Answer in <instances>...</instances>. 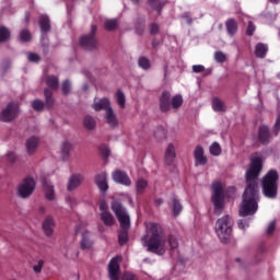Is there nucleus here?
Returning <instances> with one entry per match:
<instances>
[{
	"mask_svg": "<svg viewBox=\"0 0 280 280\" xmlns=\"http://www.w3.org/2000/svg\"><path fill=\"white\" fill-rule=\"evenodd\" d=\"M261 170H264L261 158H252L245 173L247 187L245 188L238 209V215L241 218H253L259 211V185L257 180L261 174Z\"/></svg>",
	"mask_w": 280,
	"mask_h": 280,
	"instance_id": "1",
	"label": "nucleus"
},
{
	"mask_svg": "<svg viewBox=\"0 0 280 280\" xmlns=\"http://www.w3.org/2000/svg\"><path fill=\"white\" fill-rule=\"evenodd\" d=\"M150 253L164 255L167 248H178V240L174 235L166 236L163 228L158 223L147 224V234L141 240Z\"/></svg>",
	"mask_w": 280,
	"mask_h": 280,
	"instance_id": "2",
	"label": "nucleus"
},
{
	"mask_svg": "<svg viewBox=\"0 0 280 280\" xmlns=\"http://www.w3.org/2000/svg\"><path fill=\"white\" fill-rule=\"evenodd\" d=\"M110 209L113 213H115L120 226L121 231L118 234V242L121 246L128 242V230L130 229V214H128V210L121 205L119 199L112 197Z\"/></svg>",
	"mask_w": 280,
	"mask_h": 280,
	"instance_id": "3",
	"label": "nucleus"
},
{
	"mask_svg": "<svg viewBox=\"0 0 280 280\" xmlns=\"http://www.w3.org/2000/svg\"><path fill=\"white\" fill-rule=\"evenodd\" d=\"M212 194H211V202L213 206L214 215H222L224 213V209L226 207V201L224 200L225 194L224 189L226 186L222 182H213L212 183Z\"/></svg>",
	"mask_w": 280,
	"mask_h": 280,
	"instance_id": "4",
	"label": "nucleus"
},
{
	"mask_svg": "<svg viewBox=\"0 0 280 280\" xmlns=\"http://www.w3.org/2000/svg\"><path fill=\"white\" fill-rule=\"evenodd\" d=\"M279 172L277 170H270L261 179L262 194L266 198H277L279 189Z\"/></svg>",
	"mask_w": 280,
	"mask_h": 280,
	"instance_id": "5",
	"label": "nucleus"
},
{
	"mask_svg": "<svg viewBox=\"0 0 280 280\" xmlns=\"http://www.w3.org/2000/svg\"><path fill=\"white\" fill-rule=\"evenodd\" d=\"M214 232L220 242L226 244L233 235V219L231 215L225 214L219 218L214 223Z\"/></svg>",
	"mask_w": 280,
	"mask_h": 280,
	"instance_id": "6",
	"label": "nucleus"
},
{
	"mask_svg": "<svg viewBox=\"0 0 280 280\" xmlns=\"http://www.w3.org/2000/svg\"><path fill=\"white\" fill-rule=\"evenodd\" d=\"M119 264H121V256L112 258L108 267L110 280H138L132 272H125L120 278Z\"/></svg>",
	"mask_w": 280,
	"mask_h": 280,
	"instance_id": "7",
	"label": "nucleus"
},
{
	"mask_svg": "<svg viewBox=\"0 0 280 280\" xmlns=\"http://www.w3.org/2000/svg\"><path fill=\"white\" fill-rule=\"evenodd\" d=\"M21 113V105L16 102H10L0 113V121H4L9 124L10 121H14L16 117H19Z\"/></svg>",
	"mask_w": 280,
	"mask_h": 280,
	"instance_id": "8",
	"label": "nucleus"
},
{
	"mask_svg": "<svg viewBox=\"0 0 280 280\" xmlns=\"http://www.w3.org/2000/svg\"><path fill=\"white\" fill-rule=\"evenodd\" d=\"M36 189V179L34 177H25L19 185H18V196L20 198H30L32 194H34Z\"/></svg>",
	"mask_w": 280,
	"mask_h": 280,
	"instance_id": "9",
	"label": "nucleus"
},
{
	"mask_svg": "<svg viewBox=\"0 0 280 280\" xmlns=\"http://www.w3.org/2000/svg\"><path fill=\"white\" fill-rule=\"evenodd\" d=\"M112 179L114 183L124 185L125 187H130V185H132V179H130V176H128L126 172L119 170H116L112 173Z\"/></svg>",
	"mask_w": 280,
	"mask_h": 280,
	"instance_id": "10",
	"label": "nucleus"
},
{
	"mask_svg": "<svg viewBox=\"0 0 280 280\" xmlns=\"http://www.w3.org/2000/svg\"><path fill=\"white\" fill-rule=\"evenodd\" d=\"M96 27L93 26L92 27V33H90L89 35L82 36L80 38V45L81 47H83L84 49H95V45H97V42L95 40V37H93V32H95Z\"/></svg>",
	"mask_w": 280,
	"mask_h": 280,
	"instance_id": "11",
	"label": "nucleus"
},
{
	"mask_svg": "<svg viewBox=\"0 0 280 280\" xmlns=\"http://www.w3.org/2000/svg\"><path fill=\"white\" fill-rule=\"evenodd\" d=\"M92 108L97 113H100V110H105V113H107L108 108H113V106L110 105V98L108 97L95 98L92 104Z\"/></svg>",
	"mask_w": 280,
	"mask_h": 280,
	"instance_id": "12",
	"label": "nucleus"
},
{
	"mask_svg": "<svg viewBox=\"0 0 280 280\" xmlns=\"http://www.w3.org/2000/svg\"><path fill=\"white\" fill-rule=\"evenodd\" d=\"M81 250H91L93 248V240H91V232L85 229H81Z\"/></svg>",
	"mask_w": 280,
	"mask_h": 280,
	"instance_id": "13",
	"label": "nucleus"
},
{
	"mask_svg": "<svg viewBox=\"0 0 280 280\" xmlns=\"http://www.w3.org/2000/svg\"><path fill=\"white\" fill-rule=\"evenodd\" d=\"M38 145H40V138L38 136H31L25 142L27 154H34Z\"/></svg>",
	"mask_w": 280,
	"mask_h": 280,
	"instance_id": "14",
	"label": "nucleus"
},
{
	"mask_svg": "<svg viewBox=\"0 0 280 280\" xmlns=\"http://www.w3.org/2000/svg\"><path fill=\"white\" fill-rule=\"evenodd\" d=\"M164 159L166 165H171V163L174 162V160L176 159V143L171 142L166 145Z\"/></svg>",
	"mask_w": 280,
	"mask_h": 280,
	"instance_id": "15",
	"label": "nucleus"
},
{
	"mask_svg": "<svg viewBox=\"0 0 280 280\" xmlns=\"http://www.w3.org/2000/svg\"><path fill=\"white\" fill-rule=\"evenodd\" d=\"M105 121L108 124V126H110V128H117V126H119V118L117 117V114L113 107L105 112Z\"/></svg>",
	"mask_w": 280,
	"mask_h": 280,
	"instance_id": "16",
	"label": "nucleus"
},
{
	"mask_svg": "<svg viewBox=\"0 0 280 280\" xmlns=\"http://www.w3.org/2000/svg\"><path fill=\"white\" fill-rule=\"evenodd\" d=\"M95 185L100 191H108V174L101 173L95 177Z\"/></svg>",
	"mask_w": 280,
	"mask_h": 280,
	"instance_id": "17",
	"label": "nucleus"
},
{
	"mask_svg": "<svg viewBox=\"0 0 280 280\" xmlns=\"http://www.w3.org/2000/svg\"><path fill=\"white\" fill-rule=\"evenodd\" d=\"M114 102H116L120 110H124L126 108L127 98H126V93H124V90L121 89L116 90V92L114 93Z\"/></svg>",
	"mask_w": 280,
	"mask_h": 280,
	"instance_id": "18",
	"label": "nucleus"
},
{
	"mask_svg": "<svg viewBox=\"0 0 280 280\" xmlns=\"http://www.w3.org/2000/svg\"><path fill=\"white\" fill-rule=\"evenodd\" d=\"M82 180H84V176H82V174H73L68 182V191L78 189V187L82 185Z\"/></svg>",
	"mask_w": 280,
	"mask_h": 280,
	"instance_id": "19",
	"label": "nucleus"
},
{
	"mask_svg": "<svg viewBox=\"0 0 280 280\" xmlns=\"http://www.w3.org/2000/svg\"><path fill=\"white\" fill-rule=\"evenodd\" d=\"M194 156L196 165H207V155H205V149L202 147H196Z\"/></svg>",
	"mask_w": 280,
	"mask_h": 280,
	"instance_id": "20",
	"label": "nucleus"
},
{
	"mask_svg": "<svg viewBox=\"0 0 280 280\" xmlns=\"http://www.w3.org/2000/svg\"><path fill=\"white\" fill-rule=\"evenodd\" d=\"M54 226H56V222L54 221V218L51 217H46L44 222H43V231L45 235L48 237L54 234Z\"/></svg>",
	"mask_w": 280,
	"mask_h": 280,
	"instance_id": "21",
	"label": "nucleus"
},
{
	"mask_svg": "<svg viewBox=\"0 0 280 280\" xmlns=\"http://www.w3.org/2000/svg\"><path fill=\"white\" fill-rule=\"evenodd\" d=\"M44 194L46 199L50 201L56 200V190L54 189V184H51V182L44 183Z\"/></svg>",
	"mask_w": 280,
	"mask_h": 280,
	"instance_id": "22",
	"label": "nucleus"
},
{
	"mask_svg": "<svg viewBox=\"0 0 280 280\" xmlns=\"http://www.w3.org/2000/svg\"><path fill=\"white\" fill-rule=\"evenodd\" d=\"M71 148H73V144L69 140L61 142L60 152L62 161H67V159H69V154H71Z\"/></svg>",
	"mask_w": 280,
	"mask_h": 280,
	"instance_id": "23",
	"label": "nucleus"
},
{
	"mask_svg": "<svg viewBox=\"0 0 280 280\" xmlns=\"http://www.w3.org/2000/svg\"><path fill=\"white\" fill-rule=\"evenodd\" d=\"M100 218L105 226H113L115 224V217L108 210L101 212Z\"/></svg>",
	"mask_w": 280,
	"mask_h": 280,
	"instance_id": "24",
	"label": "nucleus"
},
{
	"mask_svg": "<svg viewBox=\"0 0 280 280\" xmlns=\"http://www.w3.org/2000/svg\"><path fill=\"white\" fill-rule=\"evenodd\" d=\"M83 126L85 130H95L97 121L95 120V117L91 115H85L83 118Z\"/></svg>",
	"mask_w": 280,
	"mask_h": 280,
	"instance_id": "25",
	"label": "nucleus"
},
{
	"mask_svg": "<svg viewBox=\"0 0 280 280\" xmlns=\"http://www.w3.org/2000/svg\"><path fill=\"white\" fill-rule=\"evenodd\" d=\"M212 108L215 113H224V110H226V105L224 104V101L214 97L212 98Z\"/></svg>",
	"mask_w": 280,
	"mask_h": 280,
	"instance_id": "26",
	"label": "nucleus"
},
{
	"mask_svg": "<svg viewBox=\"0 0 280 280\" xmlns=\"http://www.w3.org/2000/svg\"><path fill=\"white\" fill-rule=\"evenodd\" d=\"M170 97L171 94L170 92H164L161 96V101H160V108L161 110H163L164 113L166 110H170Z\"/></svg>",
	"mask_w": 280,
	"mask_h": 280,
	"instance_id": "27",
	"label": "nucleus"
},
{
	"mask_svg": "<svg viewBox=\"0 0 280 280\" xmlns=\"http://www.w3.org/2000/svg\"><path fill=\"white\" fill-rule=\"evenodd\" d=\"M225 25L229 36H235L237 34V22L235 20H228Z\"/></svg>",
	"mask_w": 280,
	"mask_h": 280,
	"instance_id": "28",
	"label": "nucleus"
},
{
	"mask_svg": "<svg viewBox=\"0 0 280 280\" xmlns=\"http://www.w3.org/2000/svg\"><path fill=\"white\" fill-rule=\"evenodd\" d=\"M46 84L49 89L56 91V89H58V77L54 74H46Z\"/></svg>",
	"mask_w": 280,
	"mask_h": 280,
	"instance_id": "29",
	"label": "nucleus"
},
{
	"mask_svg": "<svg viewBox=\"0 0 280 280\" xmlns=\"http://www.w3.org/2000/svg\"><path fill=\"white\" fill-rule=\"evenodd\" d=\"M259 139L262 143H268L270 139V131L267 126H260L259 128Z\"/></svg>",
	"mask_w": 280,
	"mask_h": 280,
	"instance_id": "30",
	"label": "nucleus"
},
{
	"mask_svg": "<svg viewBox=\"0 0 280 280\" xmlns=\"http://www.w3.org/2000/svg\"><path fill=\"white\" fill-rule=\"evenodd\" d=\"M255 54L257 58H264L266 54H268V45L266 44H257L255 48Z\"/></svg>",
	"mask_w": 280,
	"mask_h": 280,
	"instance_id": "31",
	"label": "nucleus"
},
{
	"mask_svg": "<svg viewBox=\"0 0 280 280\" xmlns=\"http://www.w3.org/2000/svg\"><path fill=\"white\" fill-rule=\"evenodd\" d=\"M31 108H33V110H36V113H42V110H45V102L39 98H35L31 101Z\"/></svg>",
	"mask_w": 280,
	"mask_h": 280,
	"instance_id": "32",
	"label": "nucleus"
},
{
	"mask_svg": "<svg viewBox=\"0 0 280 280\" xmlns=\"http://www.w3.org/2000/svg\"><path fill=\"white\" fill-rule=\"evenodd\" d=\"M148 189V180L140 178L136 182V194H143Z\"/></svg>",
	"mask_w": 280,
	"mask_h": 280,
	"instance_id": "33",
	"label": "nucleus"
},
{
	"mask_svg": "<svg viewBox=\"0 0 280 280\" xmlns=\"http://www.w3.org/2000/svg\"><path fill=\"white\" fill-rule=\"evenodd\" d=\"M44 97H45V102H46V106H48V108H51V106H54V92H51V90L49 89H45L44 90Z\"/></svg>",
	"mask_w": 280,
	"mask_h": 280,
	"instance_id": "34",
	"label": "nucleus"
},
{
	"mask_svg": "<svg viewBox=\"0 0 280 280\" xmlns=\"http://www.w3.org/2000/svg\"><path fill=\"white\" fill-rule=\"evenodd\" d=\"M39 25H40L42 32H49V30L51 27V25L49 24V16L42 15L39 18Z\"/></svg>",
	"mask_w": 280,
	"mask_h": 280,
	"instance_id": "35",
	"label": "nucleus"
},
{
	"mask_svg": "<svg viewBox=\"0 0 280 280\" xmlns=\"http://www.w3.org/2000/svg\"><path fill=\"white\" fill-rule=\"evenodd\" d=\"M237 226L241 231H246V229L250 226V217H242V219H238Z\"/></svg>",
	"mask_w": 280,
	"mask_h": 280,
	"instance_id": "36",
	"label": "nucleus"
},
{
	"mask_svg": "<svg viewBox=\"0 0 280 280\" xmlns=\"http://www.w3.org/2000/svg\"><path fill=\"white\" fill-rule=\"evenodd\" d=\"M10 40V28L0 25V43H7Z\"/></svg>",
	"mask_w": 280,
	"mask_h": 280,
	"instance_id": "37",
	"label": "nucleus"
},
{
	"mask_svg": "<svg viewBox=\"0 0 280 280\" xmlns=\"http://www.w3.org/2000/svg\"><path fill=\"white\" fill-rule=\"evenodd\" d=\"M149 5H151L152 10H155V12H161V8L165 5V0H149Z\"/></svg>",
	"mask_w": 280,
	"mask_h": 280,
	"instance_id": "38",
	"label": "nucleus"
},
{
	"mask_svg": "<svg viewBox=\"0 0 280 280\" xmlns=\"http://www.w3.org/2000/svg\"><path fill=\"white\" fill-rule=\"evenodd\" d=\"M172 211L173 215H180V211H183V205L177 199L172 200Z\"/></svg>",
	"mask_w": 280,
	"mask_h": 280,
	"instance_id": "39",
	"label": "nucleus"
},
{
	"mask_svg": "<svg viewBox=\"0 0 280 280\" xmlns=\"http://www.w3.org/2000/svg\"><path fill=\"white\" fill-rule=\"evenodd\" d=\"M209 150L212 156H220V154H222V147H220V143L218 142H213Z\"/></svg>",
	"mask_w": 280,
	"mask_h": 280,
	"instance_id": "40",
	"label": "nucleus"
},
{
	"mask_svg": "<svg viewBox=\"0 0 280 280\" xmlns=\"http://www.w3.org/2000/svg\"><path fill=\"white\" fill-rule=\"evenodd\" d=\"M138 65H139L140 69H143L144 71H148V69H150V67H151L150 59L145 58V57H140L138 59Z\"/></svg>",
	"mask_w": 280,
	"mask_h": 280,
	"instance_id": "41",
	"label": "nucleus"
},
{
	"mask_svg": "<svg viewBox=\"0 0 280 280\" xmlns=\"http://www.w3.org/2000/svg\"><path fill=\"white\" fill-rule=\"evenodd\" d=\"M20 40L22 43H30V40H32V33L27 30H22L20 33Z\"/></svg>",
	"mask_w": 280,
	"mask_h": 280,
	"instance_id": "42",
	"label": "nucleus"
},
{
	"mask_svg": "<svg viewBox=\"0 0 280 280\" xmlns=\"http://www.w3.org/2000/svg\"><path fill=\"white\" fill-rule=\"evenodd\" d=\"M172 106L174 108H180L183 106V96L182 95H175L173 98H172Z\"/></svg>",
	"mask_w": 280,
	"mask_h": 280,
	"instance_id": "43",
	"label": "nucleus"
},
{
	"mask_svg": "<svg viewBox=\"0 0 280 280\" xmlns=\"http://www.w3.org/2000/svg\"><path fill=\"white\" fill-rule=\"evenodd\" d=\"M214 60L219 63L226 62V54H224L223 51H215Z\"/></svg>",
	"mask_w": 280,
	"mask_h": 280,
	"instance_id": "44",
	"label": "nucleus"
},
{
	"mask_svg": "<svg viewBox=\"0 0 280 280\" xmlns=\"http://www.w3.org/2000/svg\"><path fill=\"white\" fill-rule=\"evenodd\" d=\"M43 266H45V260L38 259L37 264L33 266L34 272L40 275V272H43Z\"/></svg>",
	"mask_w": 280,
	"mask_h": 280,
	"instance_id": "45",
	"label": "nucleus"
},
{
	"mask_svg": "<svg viewBox=\"0 0 280 280\" xmlns=\"http://www.w3.org/2000/svg\"><path fill=\"white\" fill-rule=\"evenodd\" d=\"M105 28H107L109 32H113V30H117V20H106Z\"/></svg>",
	"mask_w": 280,
	"mask_h": 280,
	"instance_id": "46",
	"label": "nucleus"
},
{
	"mask_svg": "<svg viewBox=\"0 0 280 280\" xmlns=\"http://www.w3.org/2000/svg\"><path fill=\"white\" fill-rule=\"evenodd\" d=\"M61 90L63 95H69L71 93V81L69 80L63 81Z\"/></svg>",
	"mask_w": 280,
	"mask_h": 280,
	"instance_id": "47",
	"label": "nucleus"
},
{
	"mask_svg": "<svg viewBox=\"0 0 280 280\" xmlns=\"http://www.w3.org/2000/svg\"><path fill=\"white\" fill-rule=\"evenodd\" d=\"M27 60H28V62L38 63V61L40 60V55H38L36 52H28Z\"/></svg>",
	"mask_w": 280,
	"mask_h": 280,
	"instance_id": "48",
	"label": "nucleus"
},
{
	"mask_svg": "<svg viewBox=\"0 0 280 280\" xmlns=\"http://www.w3.org/2000/svg\"><path fill=\"white\" fill-rule=\"evenodd\" d=\"M1 71H8L9 69H12V61L10 59H5L1 62L0 66Z\"/></svg>",
	"mask_w": 280,
	"mask_h": 280,
	"instance_id": "49",
	"label": "nucleus"
},
{
	"mask_svg": "<svg viewBox=\"0 0 280 280\" xmlns=\"http://www.w3.org/2000/svg\"><path fill=\"white\" fill-rule=\"evenodd\" d=\"M98 206L101 213H104V211H108V202L106 200L102 199Z\"/></svg>",
	"mask_w": 280,
	"mask_h": 280,
	"instance_id": "50",
	"label": "nucleus"
},
{
	"mask_svg": "<svg viewBox=\"0 0 280 280\" xmlns=\"http://www.w3.org/2000/svg\"><path fill=\"white\" fill-rule=\"evenodd\" d=\"M275 229H277V224L275 223V221H271V222L267 225V234H268V235H272V233H275Z\"/></svg>",
	"mask_w": 280,
	"mask_h": 280,
	"instance_id": "51",
	"label": "nucleus"
},
{
	"mask_svg": "<svg viewBox=\"0 0 280 280\" xmlns=\"http://www.w3.org/2000/svg\"><path fill=\"white\" fill-rule=\"evenodd\" d=\"M194 73H202L205 71V66L202 65H195L192 66Z\"/></svg>",
	"mask_w": 280,
	"mask_h": 280,
	"instance_id": "52",
	"label": "nucleus"
},
{
	"mask_svg": "<svg viewBox=\"0 0 280 280\" xmlns=\"http://www.w3.org/2000/svg\"><path fill=\"white\" fill-rule=\"evenodd\" d=\"M7 160L9 161V163H14V161H16V154L12 151L8 152Z\"/></svg>",
	"mask_w": 280,
	"mask_h": 280,
	"instance_id": "53",
	"label": "nucleus"
},
{
	"mask_svg": "<svg viewBox=\"0 0 280 280\" xmlns=\"http://www.w3.org/2000/svg\"><path fill=\"white\" fill-rule=\"evenodd\" d=\"M246 33L247 36H253V34L255 33V25L252 22L248 23Z\"/></svg>",
	"mask_w": 280,
	"mask_h": 280,
	"instance_id": "54",
	"label": "nucleus"
},
{
	"mask_svg": "<svg viewBox=\"0 0 280 280\" xmlns=\"http://www.w3.org/2000/svg\"><path fill=\"white\" fill-rule=\"evenodd\" d=\"M120 197L125 198V200H127L129 202V205H132V197H130L129 194L122 192V194H120Z\"/></svg>",
	"mask_w": 280,
	"mask_h": 280,
	"instance_id": "55",
	"label": "nucleus"
},
{
	"mask_svg": "<svg viewBox=\"0 0 280 280\" xmlns=\"http://www.w3.org/2000/svg\"><path fill=\"white\" fill-rule=\"evenodd\" d=\"M101 152L103 154V156H108V154H110V149H108L107 147H102L101 148Z\"/></svg>",
	"mask_w": 280,
	"mask_h": 280,
	"instance_id": "56",
	"label": "nucleus"
},
{
	"mask_svg": "<svg viewBox=\"0 0 280 280\" xmlns=\"http://www.w3.org/2000/svg\"><path fill=\"white\" fill-rule=\"evenodd\" d=\"M150 32L152 34H156V32H159V25H156L155 23L150 25Z\"/></svg>",
	"mask_w": 280,
	"mask_h": 280,
	"instance_id": "57",
	"label": "nucleus"
},
{
	"mask_svg": "<svg viewBox=\"0 0 280 280\" xmlns=\"http://www.w3.org/2000/svg\"><path fill=\"white\" fill-rule=\"evenodd\" d=\"M275 128H276V130H279V128H280V115H279L278 118H277Z\"/></svg>",
	"mask_w": 280,
	"mask_h": 280,
	"instance_id": "58",
	"label": "nucleus"
},
{
	"mask_svg": "<svg viewBox=\"0 0 280 280\" xmlns=\"http://www.w3.org/2000/svg\"><path fill=\"white\" fill-rule=\"evenodd\" d=\"M163 203V199L158 198L155 199V205L161 206Z\"/></svg>",
	"mask_w": 280,
	"mask_h": 280,
	"instance_id": "59",
	"label": "nucleus"
},
{
	"mask_svg": "<svg viewBox=\"0 0 280 280\" xmlns=\"http://www.w3.org/2000/svg\"><path fill=\"white\" fill-rule=\"evenodd\" d=\"M37 211L38 213H45V207L40 206Z\"/></svg>",
	"mask_w": 280,
	"mask_h": 280,
	"instance_id": "60",
	"label": "nucleus"
},
{
	"mask_svg": "<svg viewBox=\"0 0 280 280\" xmlns=\"http://www.w3.org/2000/svg\"><path fill=\"white\" fill-rule=\"evenodd\" d=\"M271 3H280V0H269Z\"/></svg>",
	"mask_w": 280,
	"mask_h": 280,
	"instance_id": "61",
	"label": "nucleus"
},
{
	"mask_svg": "<svg viewBox=\"0 0 280 280\" xmlns=\"http://www.w3.org/2000/svg\"><path fill=\"white\" fill-rule=\"evenodd\" d=\"M89 89V84H83V91H86Z\"/></svg>",
	"mask_w": 280,
	"mask_h": 280,
	"instance_id": "62",
	"label": "nucleus"
},
{
	"mask_svg": "<svg viewBox=\"0 0 280 280\" xmlns=\"http://www.w3.org/2000/svg\"><path fill=\"white\" fill-rule=\"evenodd\" d=\"M133 3H139V0H131Z\"/></svg>",
	"mask_w": 280,
	"mask_h": 280,
	"instance_id": "63",
	"label": "nucleus"
}]
</instances>
